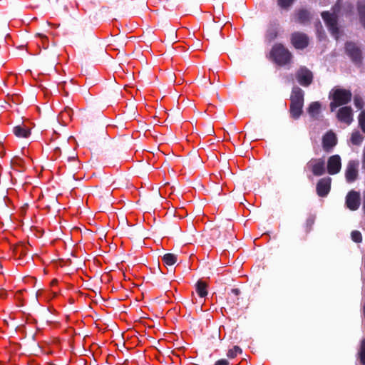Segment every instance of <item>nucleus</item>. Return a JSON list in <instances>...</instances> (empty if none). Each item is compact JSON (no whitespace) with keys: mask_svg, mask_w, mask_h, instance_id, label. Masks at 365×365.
<instances>
[{"mask_svg":"<svg viewBox=\"0 0 365 365\" xmlns=\"http://www.w3.org/2000/svg\"><path fill=\"white\" fill-rule=\"evenodd\" d=\"M57 283V280L56 279H53L52 282H51V284H55Z\"/></svg>","mask_w":365,"mask_h":365,"instance_id":"c9c22d12","label":"nucleus"},{"mask_svg":"<svg viewBox=\"0 0 365 365\" xmlns=\"http://www.w3.org/2000/svg\"><path fill=\"white\" fill-rule=\"evenodd\" d=\"M14 252L15 253V255H19V257L26 254V252L24 251V248L23 246L16 247Z\"/></svg>","mask_w":365,"mask_h":365,"instance_id":"c756f323","label":"nucleus"},{"mask_svg":"<svg viewBox=\"0 0 365 365\" xmlns=\"http://www.w3.org/2000/svg\"><path fill=\"white\" fill-rule=\"evenodd\" d=\"M331 179L329 177L321 178L317 183L316 190L319 197H326L331 190Z\"/></svg>","mask_w":365,"mask_h":365,"instance_id":"9d476101","label":"nucleus"},{"mask_svg":"<svg viewBox=\"0 0 365 365\" xmlns=\"http://www.w3.org/2000/svg\"><path fill=\"white\" fill-rule=\"evenodd\" d=\"M277 5L282 9L288 10L295 0H277Z\"/></svg>","mask_w":365,"mask_h":365,"instance_id":"b1692460","label":"nucleus"},{"mask_svg":"<svg viewBox=\"0 0 365 365\" xmlns=\"http://www.w3.org/2000/svg\"><path fill=\"white\" fill-rule=\"evenodd\" d=\"M341 168V158L339 155H334L328 158L327 172L329 175H336L339 173Z\"/></svg>","mask_w":365,"mask_h":365,"instance_id":"f8f14e48","label":"nucleus"},{"mask_svg":"<svg viewBox=\"0 0 365 365\" xmlns=\"http://www.w3.org/2000/svg\"><path fill=\"white\" fill-rule=\"evenodd\" d=\"M363 209H364V211H365V190H364V192Z\"/></svg>","mask_w":365,"mask_h":365,"instance_id":"f704fd0d","label":"nucleus"},{"mask_svg":"<svg viewBox=\"0 0 365 365\" xmlns=\"http://www.w3.org/2000/svg\"><path fill=\"white\" fill-rule=\"evenodd\" d=\"M321 104L318 101L312 102L309 104L307 112L312 118H316L320 113Z\"/></svg>","mask_w":365,"mask_h":365,"instance_id":"a211bd4d","label":"nucleus"},{"mask_svg":"<svg viewBox=\"0 0 365 365\" xmlns=\"http://www.w3.org/2000/svg\"><path fill=\"white\" fill-rule=\"evenodd\" d=\"M290 42L296 49L302 50L309 46V38L305 33L295 31L291 34Z\"/></svg>","mask_w":365,"mask_h":365,"instance_id":"423d86ee","label":"nucleus"},{"mask_svg":"<svg viewBox=\"0 0 365 365\" xmlns=\"http://www.w3.org/2000/svg\"><path fill=\"white\" fill-rule=\"evenodd\" d=\"M345 51L354 64L357 66H360L361 64V51L355 43L351 41L346 42L345 44Z\"/></svg>","mask_w":365,"mask_h":365,"instance_id":"39448f33","label":"nucleus"},{"mask_svg":"<svg viewBox=\"0 0 365 365\" xmlns=\"http://www.w3.org/2000/svg\"><path fill=\"white\" fill-rule=\"evenodd\" d=\"M232 293H233L235 296H238L240 294V290L238 288H234L231 290Z\"/></svg>","mask_w":365,"mask_h":365,"instance_id":"473e14b6","label":"nucleus"},{"mask_svg":"<svg viewBox=\"0 0 365 365\" xmlns=\"http://www.w3.org/2000/svg\"><path fill=\"white\" fill-rule=\"evenodd\" d=\"M36 36H38L39 38H41V40L43 41V43H44V42H45L46 41H47V40H48L47 36H46L45 34H41V33H37V34H36Z\"/></svg>","mask_w":365,"mask_h":365,"instance_id":"2f4dec72","label":"nucleus"},{"mask_svg":"<svg viewBox=\"0 0 365 365\" xmlns=\"http://www.w3.org/2000/svg\"><path fill=\"white\" fill-rule=\"evenodd\" d=\"M329 98H331L329 106L331 112L336 108L349 103L352 98V93L349 90L344 88H335L331 91Z\"/></svg>","mask_w":365,"mask_h":365,"instance_id":"20e7f679","label":"nucleus"},{"mask_svg":"<svg viewBox=\"0 0 365 365\" xmlns=\"http://www.w3.org/2000/svg\"><path fill=\"white\" fill-rule=\"evenodd\" d=\"M358 163L355 161H349L345 172V178L348 182H354L358 177Z\"/></svg>","mask_w":365,"mask_h":365,"instance_id":"2eb2a0df","label":"nucleus"},{"mask_svg":"<svg viewBox=\"0 0 365 365\" xmlns=\"http://www.w3.org/2000/svg\"><path fill=\"white\" fill-rule=\"evenodd\" d=\"M351 235L354 242L359 243L362 241V235L359 231H352Z\"/></svg>","mask_w":365,"mask_h":365,"instance_id":"cd10ccee","label":"nucleus"},{"mask_svg":"<svg viewBox=\"0 0 365 365\" xmlns=\"http://www.w3.org/2000/svg\"><path fill=\"white\" fill-rule=\"evenodd\" d=\"M279 34V24L274 21L270 22L266 30L264 35L265 41L270 43L278 36Z\"/></svg>","mask_w":365,"mask_h":365,"instance_id":"dca6fc26","label":"nucleus"},{"mask_svg":"<svg viewBox=\"0 0 365 365\" xmlns=\"http://www.w3.org/2000/svg\"><path fill=\"white\" fill-rule=\"evenodd\" d=\"M297 82L304 87H307L313 81L312 72L305 66H301L295 74Z\"/></svg>","mask_w":365,"mask_h":365,"instance_id":"6e6552de","label":"nucleus"},{"mask_svg":"<svg viewBox=\"0 0 365 365\" xmlns=\"http://www.w3.org/2000/svg\"><path fill=\"white\" fill-rule=\"evenodd\" d=\"M5 295H6V293L0 294V297H4Z\"/></svg>","mask_w":365,"mask_h":365,"instance_id":"e433bc0d","label":"nucleus"},{"mask_svg":"<svg viewBox=\"0 0 365 365\" xmlns=\"http://www.w3.org/2000/svg\"><path fill=\"white\" fill-rule=\"evenodd\" d=\"M346 207L351 210H356L360 205V194L359 192L351 190L346 197Z\"/></svg>","mask_w":365,"mask_h":365,"instance_id":"4468645a","label":"nucleus"},{"mask_svg":"<svg viewBox=\"0 0 365 365\" xmlns=\"http://www.w3.org/2000/svg\"><path fill=\"white\" fill-rule=\"evenodd\" d=\"M207 284L206 282L198 280L195 284L196 292L199 297H205L207 294Z\"/></svg>","mask_w":365,"mask_h":365,"instance_id":"6ab92c4d","label":"nucleus"},{"mask_svg":"<svg viewBox=\"0 0 365 365\" xmlns=\"http://www.w3.org/2000/svg\"><path fill=\"white\" fill-rule=\"evenodd\" d=\"M358 11L359 15V19L363 25V26L365 28V4H359L358 6Z\"/></svg>","mask_w":365,"mask_h":365,"instance_id":"393cba45","label":"nucleus"},{"mask_svg":"<svg viewBox=\"0 0 365 365\" xmlns=\"http://www.w3.org/2000/svg\"><path fill=\"white\" fill-rule=\"evenodd\" d=\"M359 125L363 133H365V110H362L359 115Z\"/></svg>","mask_w":365,"mask_h":365,"instance_id":"a878e982","label":"nucleus"},{"mask_svg":"<svg viewBox=\"0 0 365 365\" xmlns=\"http://www.w3.org/2000/svg\"><path fill=\"white\" fill-rule=\"evenodd\" d=\"M213 365H230V361L225 359H221L215 361Z\"/></svg>","mask_w":365,"mask_h":365,"instance_id":"7c9ffc66","label":"nucleus"},{"mask_svg":"<svg viewBox=\"0 0 365 365\" xmlns=\"http://www.w3.org/2000/svg\"><path fill=\"white\" fill-rule=\"evenodd\" d=\"M364 140L363 135L359 131H354L351 136V142L353 145H359Z\"/></svg>","mask_w":365,"mask_h":365,"instance_id":"412c9836","label":"nucleus"},{"mask_svg":"<svg viewBox=\"0 0 365 365\" xmlns=\"http://www.w3.org/2000/svg\"><path fill=\"white\" fill-rule=\"evenodd\" d=\"M269 59L279 66H284L291 63L293 56L289 50L282 43L274 44L269 53Z\"/></svg>","mask_w":365,"mask_h":365,"instance_id":"f257e3e1","label":"nucleus"},{"mask_svg":"<svg viewBox=\"0 0 365 365\" xmlns=\"http://www.w3.org/2000/svg\"><path fill=\"white\" fill-rule=\"evenodd\" d=\"M359 356H360V361L363 365H365V338L362 340L360 351H359Z\"/></svg>","mask_w":365,"mask_h":365,"instance_id":"bb28decb","label":"nucleus"},{"mask_svg":"<svg viewBox=\"0 0 365 365\" xmlns=\"http://www.w3.org/2000/svg\"><path fill=\"white\" fill-rule=\"evenodd\" d=\"M242 349L238 346H235L232 349L228 350L227 356L229 359H235L238 354L242 353Z\"/></svg>","mask_w":365,"mask_h":365,"instance_id":"5701e85b","label":"nucleus"},{"mask_svg":"<svg viewBox=\"0 0 365 365\" xmlns=\"http://www.w3.org/2000/svg\"><path fill=\"white\" fill-rule=\"evenodd\" d=\"M354 103L355 106L358 109H361L364 106L363 100L360 96H354Z\"/></svg>","mask_w":365,"mask_h":365,"instance_id":"c85d7f7f","label":"nucleus"},{"mask_svg":"<svg viewBox=\"0 0 365 365\" xmlns=\"http://www.w3.org/2000/svg\"><path fill=\"white\" fill-rule=\"evenodd\" d=\"M336 118L339 121L350 125L353 121V110L350 106H343L338 110Z\"/></svg>","mask_w":365,"mask_h":365,"instance_id":"9b49d317","label":"nucleus"},{"mask_svg":"<svg viewBox=\"0 0 365 365\" xmlns=\"http://www.w3.org/2000/svg\"><path fill=\"white\" fill-rule=\"evenodd\" d=\"M304 93L302 88L295 86L290 96L289 113L294 120L299 119L303 113Z\"/></svg>","mask_w":365,"mask_h":365,"instance_id":"f03ea898","label":"nucleus"},{"mask_svg":"<svg viewBox=\"0 0 365 365\" xmlns=\"http://www.w3.org/2000/svg\"><path fill=\"white\" fill-rule=\"evenodd\" d=\"M20 161H21V159L17 158L14 160H12L11 163L13 165H19Z\"/></svg>","mask_w":365,"mask_h":365,"instance_id":"72a5a7b5","label":"nucleus"},{"mask_svg":"<svg viewBox=\"0 0 365 365\" xmlns=\"http://www.w3.org/2000/svg\"><path fill=\"white\" fill-rule=\"evenodd\" d=\"M337 144V138L336 134L329 130L322 137V147L326 152H329Z\"/></svg>","mask_w":365,"mask_h":365,"instance_id":"ddd939ff","label":"nucleus"},{"mask_svg":"<svg viewBox=\"0 0 365 365\" xmlns=\"http://www.w3.org/2000/svg\"><path fill=\"white\" fill-rule=\"evenodd\" d=\"M14 135L18 138H26L31 135V130L26 126L23 123L20 125H16L13 128Z\"/></svg>","mask_w":365,"mask_h":365,"instance_id":"f3484780","label":"nucleus"},{"mask_svg":"<svg viewBox=\"0 0 365 365\" xmlns=\"http://www.w3.org/2000/svg\"><path fill=\"white\" fill-rule=\"evenodd\" d=\"M340 9L339 1L332 7L333 11L331 13L328 11H323L321 14L322 18L324 20L327 27L330 33L336 38H338L339 29L338 27V16L336 13Z\"/></svg>","mask_w":365,"mask_h":365,"instance_id":"7ed1b4c3","label":"nucleus"},{"mask_svg":"<svg viewBox=\"0 0 365 365\" xmlns=\"http://www.w3.org/2000/svg\"><path fill=\"white\" fill-rule=\"evenodd\" d=\"M314 222H315L314 216L310 215L307 217L306 222L304 225V232H306V234H308L312 231L313 225L314 224Z\"/></svg>","mask_w":365,"mask_h":365,"instance_id":"4be33fe9","label":"nucleus"},{"mask_svg":"<svg viewBox=\"0 0 365 365\" xmlns=\"http://www.w3.org/2000/svg\"><path fill=\"white\" fill-rule=\"evenodd\" d=\"M306 169L314 176H321L325 173V161L323 158H312L306 165Z\"/></svg>","mask_w":365,"mask_h":365,"instance_id":"0eeeda50","label":"nucleus"},{"mask_svg":"<svg viewBox=\"0 0 365 365\" xmlns=\"http://www.w3.org/2000/svg\"><path fill=\"white\" fill-rule=\"evenodd\" d=\"M162 260L165 265L173 266L177 262V255L173 253H167L163 255Z\"/></svg>","mask_w":365,"mask_h":365,"instance_id":"aec40b11","label":"nucleus"},{"mask_svg":"<svg viewBox=\"0 0 365 365\" xmlns=\"http://www.w3.org/2000/svg\"><path fill=\"white\" fill-rule=\"evenodd\" d=\"M312 14L311 11L305 8H300L294 14V21L301 25H307L311 22Z\"/></svg>","mask_w":365,"mask_h":365,"instance_id":"1a4fd4ad","label":"nucleus"}]
</instances>
